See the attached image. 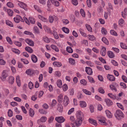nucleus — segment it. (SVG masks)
<instances>
[{
	"mask_svg": "<svg viewBox=\"0 0 127 127\" xmlns=\"http://www.w3.org/2000/svg\"><path fill=\"white\" fill-rule=\"evenodd\" d=\"M114 115L115 117L118 120H120L124 116L123 113L120 110H117L115 112Z\"/></svg>",
	"mask_w": 127,
	"mask_h": 127,
	"instance_id": "nucleus-1",
	"label": "nucleus"
},
{
	"mask_svg": "<svg viewBox=\"0 0 127 127\" xmlns=\"http://www.w3.org/2000/svg\"><path fill=\"white\" fill-rule=\"evenodd\" d=\"M16 3L20 7L23 8L26 11L28 10L27 5L25 3L19 0H17Z\"/></svg>",
	"mask_w": 127,
	"mask_h": 127,
	"instance_id": "nucleus-2",
	"label": "nucleus"
},
{
	"mask_svg": "<svg viewBox=\"0 0 127 127\" xmlns=\"http://www.w3.org/2000/svg\"><path fill=\"white\" fill-rule=\"evenodd\" d=\"M9 70H3L2 73L1 79L2 81H5L6 77L8 76V72Z\"/></svg>",
	"mask_w": 127,
	"mask_h": 127,
	"instance_id": "nucleus-3",
	"label": "nucleus"
},
{
	"mask_svg": "<svg viewBox=\"0 0 127 127\" xmlns=\"http://www.w3.org/2000/svg\"><path fill=\"white\" fill-rule=\"evenodd\" d=\"M52 29L53 30V32H52V33H51L53 34V35L54 36L55 38L56 39H58L59 36L57 32V29L54 27H52Z\"/></svg>",
	"mask_w": 127,
	"mask_h": 127,
	"instance_id": "nucleus-4",
	"label": "nucleus"
},
{
	"mask_svg": "<svg viewBox=\"0 0 127 127\" xmlns=\"http://www.w3.org/2000/svg\"><path fill=\"white\" fill-rule=\"evenodd\" d=\"M55 120L59 123H62L65 120V119L62 116L56 117L55 118Z\"/></svg>",
	"mask_w": 127,
	"mask_h": 127,
	"instance_id": "nucleus-5",
	"label": "nucleus"
},
{
	"mask_svg": "<svg viewBox=\"0 0 127 127\" xmlns=\"http://www.w3.org/2000/svg\"><path fill=\"white\" fill-rule=\"evenodd\" d=\"M82 121L83 119H77L74 123L75 126L77 127L80 126L82 123Z\"/></svg>",
	"mask_w": 127,
	"mask_h": 127,
	"instance_id": "nucleus-6",
	"label": "nucleus"
},
{
	"mask_svg": "<svg viewBox=\"0 0 127 127\" xmlns=\"http://www.w3.org/2000/svg\"><path fill=\"white\" fill-rule=\"evenodd\" d=\"M76 116L77 119H83V114L81 111H78L77 112Z\"/></svg>",
	"mask_w": 127,
	"mask_h": 127,
	"instance_id": "nucleus-7",
	"label": "nucleus"
},
{
	"mask_svg": "<svg viewBox=\"0 0 127 127\" xmlns=\"http://www.w3.org/2000/svg\"><path fill=\"white\" fill-rule=\"evenodd\" d=\"M15 79L14 77L11 75L9 76L8 78L7 82L9 83L12 84L14 82Z\"/></svg>",
	"mask_w": 127,
	"mask_h": 127,
	"instance_id": "nucleus-8",
	"label": "nucleus"
},
{
	"mask_svg": "<svg viewBox=\"0 0 127 127\" xmlns=\"http://www.w3.org/2000/svg\"><path fill=\"white\" fill-rule=\"evenodd\" d=\"M4 11L6 12H7L8 15L10 16H12L13 15V11L10 9H8L4 7Z\"/></svg>",
	"mask_w": 127,
	"mask_h": 127,
	"instance_id": "nucleus-9",
	"label": "nucleus"
},
{
	"mask_svg": "<svg viewBox=\"0 0 127 127\" xmlns=\"http://www.w3.org/2000/svg\"><path fill=\"white\" fill-rule=\"evenodd\" d=\"M69 102V98L66 95H65L63 101V104L65 106H66Z\"/></svg>",
	"mask_w": 127,
	"mask_h": 127,
	"instance_id": "nucleus-10",
	"label": "nucleus"
},
{
	"mask_svg": "<svg viewBox=\"0 0 127 127\" xmlns=\"http://www.w3.org/2000/svg\"><path fill=\"white\" fill-rule=\"evenodd\" d=\"M25 41L26 43L29 45L31 46H33L34 45V42L31 40L29 39H26Z\"/></svg>",
	"mask_w": 127,
	"mask_h": 127,
	"instance_id": "nucleus-11",
	"label": "nucleus"
},
{
	"mask_svg": "<svg viewBox=\"0 0 127 127\" xmlns=\"http://www.w3.org/2000/svg\"><path fill=\"white\" fill-rule=\"evenodd\" d=\"M106 48L104 47H102L101 49L100 53L101 55L104 56L106 54Z\"/></svg>",
	"mask_w": 127,
	"mask_h": 127,
	"instance_id": "nucleus-12",
	"label": "nucleus"
},
{
	"mask_svg": "<svg viewBox=\"0 0 127 127\" xmlns=\"http://www.w3.org/2000/svg\"><path fill=\"white\" fill-rule=\"evenodd\" d=\"M57 17L54 16H50L49 17V20L50 22L52 23L53 22L54 20H57Z\"/></svg>",
	"mask_w": 127,
	"mask_h": 127,
	"instance_id": "nucleus-13",
	"label": "nucleus"
},
{
	"mask_svg": "<svg viewBox=\"0 0 127 127\" xmlns=\"http://www.w3.org/2000/svg\"><path fill=\"white\" fill-rule=\"evenodd\" d=\"M79 105L81 108H84L86 107L87 104L84 101H80L79 102Z\"/></svg>",
	"mask_w": 127,
	"mask_h": 127,
	"instance_id": "nucleus-14",
	"label": "nucleus"
},
{
	"mask_svg": "<svg viewBox=\"0 0 127 127\" xmlns=\"http://www.w3.org/2000/svg\"><path fill=\"white\" fill-rule=\"evenodd\" d=\"M86 71L87 74L89 75H92L93 73V71L92 69L89 67H86Z\"/></svg>",
	"mask_w": 127,
	"mask_h": 127,
	"instance_id": "nucleus-15",
	"label": "nucleus"
},
{
	"mask_svg": "<svg viewBox=\"0 0 127 127\" xmlns=\"http://www.w3.org/2000/svg\"><path fill=\"white\" fill-rule=\"evenodd\" d=\"M26 73L28 75H31L33 74L34 73V71L32 69H29L26 70Z\"/></svg>",
	"mask_w": 127,
	"mask_h": 127,
	"instance_id": "nucleus-16",
	"label": "nucleus"
},
{
	"mask_svg": "<svg viewBox=\"0 0 127 127\" xmlns=\"http://www.w3.org/2000/svg\"><path fill=\"white\" fill-rule=\"evenodd\" d=\"M107 79L110 81H114L115 80V77L113 75L108 74L107 76Z\"/></svg>",
	"mask_w": 127,
	"mask_h": 127,
	"instance_id": "nucleus-17",
	"label": "nucleus"
},
{
	"mask_svg": "<svg viewBox=\"0 0 127 127\" xmlns=\"http://www.w3.org/2000/svg\"><path fill=\"white\" fill-rule=\"evenodd\" d=\"M60 1H62L64 0H58ZM51 3L55 5L58 6L59 5L60 3L58 1L55 0H51Z\"/></svg>",
	"mask_w": 127,
	"mask_h": 127,
	"instance_id": "nucleus-18",
	"label": "nucleus"
},
{
	"mask_svg": "<svg viewBox=\"0 0 127 127\" xmlns=\"http://www.w3.org/2000/svg\"><path fill=\"white\" fill-rule=\"evenodd\" d=\"M38 18L42 21L44 22H48L47 19L43 16L39 15H38Z\"/></svg>",
	"mask_w": 127,
	"mask_h": 127,
	"instance_id": "nucleus-19",
	"label": "nucleus"
},
{
	"mask_svg": "<svg viewBox=\"0 0 127 127\" xmlns=\"http://www.w3.org/2000/svg\"><path fill=\"white\" fill-rule=\"evenodd\" d=\"M16 82L17 85L20 87L21 86V82L20 77L19 75H17L16 77Z\"/></svg>",
	"mask_w": 127,
	"mask_h": 127,
	"instance_id": "nucleus-20",
	"label": "nucleus"
},
{
	"mask_svg": "<svg viewBox=\"0 0 127 127\" xmlns=\"http://www.w3.org/2000/svg\"><path fill=\"white\" fill-rule=\"evenodd\" d=\"M79 31L80 33L82 36L84 37H87V35L84 32V30L83 29L80 28L79 29Z\"/></svg>",
	"mask_w": 127,
	"mask_h": 127,
	"instance_id": "nucleus-21",
	"label": "nucleus"
},
{
	"mask_svg": "<svg viewBox=\"0 0 127 127\" xmlns=\"http://www.w3.org/2000/svg\"><path fill=\"white\" fill-rule=\"evenodd\" d=\"M21 17L19 15H17L16 17L14 18V20L16 23H18L19 22Z\"/></svg>",
	"mask_w": 127,
	"mask_h": 127,
	"instance_id": "nucleus-22",
	"label": "nucleus"
},
{
	"mask_svg": "<svg viewBox=\"0 0 127 127\" xmlns=\"http://www.w3.org/2000/svg\"><path fill=\"white\" fill-rule=\"evenodd\" d=\"M105 101L107 105L108 106L112 105L113 104L112 101L109 99H105Z\"/></svg>",
	"mask_w": 127,
	"mask_h": 127,
	"instance_id": "nucleus-23",
	"label": "nucleus"
},
{
	"mask_svg": "<svg viewBox=\"0 0 127 127\" xmlns=\"http://www.w3.org/2000/svg\"><path fill=\"white\" fill-rule=\"evenodd\" d=\"M89 120V122L92 124L93 125L95 126H97V123L95 120L92 119L90 118Z\"/></svg>",
	"mask_w": 127,
	"mask_h": 127,
	"instance_id": "nucleus-24",
	"label": "nucleus"
},
{
	"mask_svg": "<svg viewBox=\"0 0 127 127\" xmlns=\"http://www.w3.org/2000/svg\"><path fill=\"white\" fill-rule=\"evenodd\" d=\"M47 120V118L46 117L43 116L40 119L37 121V122L39 123L40 121L42 122H44L46 121Z\"/></svg>",
	"mask_w": 127,
	"mask_h": 127,
	"instance_id": "nucleus-25",
	"label": "nucleus"
},
{
	"mask_svg": "<svg viewBox=\"0 0 127 127\" xmlns=\"http://www.w3.org/2000/svg\"><path fill=\"white\" fill-rule=\"evenodd\" d=\"M105 113L107 117L108 118H111L112 117V115L111 112L108 110L105 111Z\"/></svg>",
	"mask_w": 127,
	"mask_h": 127,
	"instance_id": "nucleus-26",
	"label": "nucleus"
},
{
	"mask_svg": "<svg viewBox=\"0 0 127 127\" xmlns=\"http://www.w3.org/2000/svg\"><path fill=\"white\" fill-rule=\"evenodd\" d=\"M53 65L55 67H59L62 66L61 63L59 62H55L53 63Z\"/></svg>",
	"mask_w": 127,
	"mask_h": 127,
	"instance_id": "nucleus-27",
	"label": "nucleus"
},
{
	"mask_svg": "<svg viewBox=\"0 0 127 127\" xmlns=\"http://www.w3.org/2000/svg\"><path fill=\"white\" fill-rule=\"evenodd\" d=\"M34 110L32 108H30L29 110V115L31 117H33L34 114Z\"/></svg>",
	"mask_w": 127,
	"mask_h": 127,
	"instance_id": "nucleus-28",
	"label": "nucleus"
},
{
	"mask_svg": "<svg viewBox=\"0 0 127 127\" xmlns=\"http://www.w3.org/2000/svg\"><path fill=\"white\" fill-rule=\"evenodd\" d=\"M122 17L125 18L126 16L127 15V8H125L124 10V12H122Z\"/></svg>",
	"mask_w": 127,
	"mask_h": 127,
	"instance_id": "nucleus-29",
	"label": "nucleus"
},
{
	"mask_svg": "<svg viewBox=\"0 0 127 127\" xmlns=\"http://www.w3.org/2000/svg\"><path fill=\"white\" fill-rule=\"evenodd\" d=\"M125 21L122 18L120 19L118 21V24L120 26L123 27L124 25Z\"/></svg>",
	"mask_w": 127,
	"mask_h": 127,
	"instance_id": "nucleus-30",
	"label": "nucleus"
},
{
	"mask_svg": "<svg viewBox=\"0 0 127 127\" xmlns=\"http://www.w3.org/2000/svg\"><path fill=\"white\" fill-rule=\"evenodd\" d=\"M107 54L108 56L111 58H113L115 57V55L113 53L110 51H109L107 52Z\"/></svg>",
	"mask_w": 127,
	"mask_h": 127,
	"instance_id": "nucleus-31",
	"label": "nucleus"
},
{
	"mask_svg": "<svg viewBox=\"0 0 127 127\" xmlns=\"http://www.w3.org/2000/svg\"><path fill=\"white\" fill-rule=\"evenodd\" d=\"M44 29L46 32L48 33H52V31L48 27L45 26L44 27Z\"/></svg>",
	"mask_w": 127,
	"mask_h": 127,
	"instance_id": "nucleus-32",
	"label": "nucleus"
},
{
	"mask_svg": "<svg viewBox=\"0 0 127 127\" xmlns=\"http://www.w3.org/2000/svg\"><path fill=\"white\" fill-rule=\"evenodd\" d=\"M57 84L59 88H61L62 87V81L61 80L58 79L57 80Z\"/></svg>",
	"mask_w": 127,
	"mask_h": 127,
	"instance_id": "nucleus-33",
	"label": "nucleus"
},
{
	"mask_svg": "<svg viewBox=\"0 0 127 127\" xmlns=\"http://www.w3.org/2000/svg\"><path fill=\"white\" fill-rule=\"evenodd\" d=\"M5 22L6 24L10 27H13V23L11 21L8 20H5Z\"/></svg>",
	"mask_w": 127,
	"mask_h": 127,
	"instance_id": "nucleus-34",
	"label": "nucleus"
},
{
	"mask_svg": "<svg viewBox=\"0 0 127 127\" xmlns=\"http://www.w3.org/2000/svg\"><path fill=\"white\" fill-rule=\"evenodd\" d=\"M69 62L72 65H74L75 64V60L71 58H70L68 59Z\"/></svg>",
	"mask_w": 127,
	"mask_h": 127,
	"instance_id": "nucleus-35",
	"label": "nucleus"
},
{
	"mask_svg": "<svg viewBox=\"0 0 127 127\" xmlns=\"http://www.w3.org/2000/svg\"><path fill=\"white\" fill-rule=\"evenodd\" d=\"M31 59L32 61L34 63H36L37 60V57L34 55H32Z\"/></svg>",
	"mask_w": 127,
	"mask_h": 127,
	"instance_id": "nucleus-36",
	"label": "nucleus"
},
{
	"mask_svg": "<svg viewBox=\"0 0 127 127\" xmlns=\"http://www.w3.org/2000/svg\"><path fill=\"white\" fill-rule=\"evenodd\" d=\"M63 99V96L62 94H60L58 96V101L60 103H62V102Z\"/></svg>",
	"mask_w": 127,
	"mask_h": 127,
	"instance_id": "nucleus-37",
	"label": "nucleus"
},
{
	"mask_svg": "<svg viewBox=\"0 0 127 127\" xmlns=\"http://www.w3.org/2000/svg\"><path fill=\"white\" fill-rule=\"evenodd\" d=\"M25 49L27 51L30 53H32L33 51L32 48L29 47H26L25 48Z\"/></svg>",
	"mask_w": 127,
	"mask_h": 127,
	"instance_id": "nucleus-38",
	"label": "nucleus"
},
{
	"mask_svg": "<svg viewBox=\"0 0 127 127\" xmlns=\"http://www.w3.org/2000/svg\"><path fill=\"white\" fill-rule=\"evenodd\" d=\"M51 47L55 51L57 52H58L59 51L58 48L56 46L54 45H51Z\"/></svg>",
	"mask_w": 127,
	"mask_h": 127,
	"instance_id": "nucleus-39",
	"label": "nucleus"
},
{
	"mask_svg": "<svg viewBox=\"0 0 127 127\" xmlns=\"http://www.w3.org/2000/svg\"><path fill=\"white\" fill-rule=\"evenodd\" d=\"M101 32L102 34L103 35H106L107 34V31L106 29L103 27H102L101 29Z\"/></svg>",
	"mask_w": 127,
	"mask_h": 127,
	"instance_id": "nucleus-40",
	"label": "nucleus"
},
{
	"mask_svg": "<svg viewBox=\"0 0 127 127\" xmlns=\"http://www.w3.org/2000/svg\"><path fill=\"white\" fill-rule=\"evenodd\" d=\"M12 50L13 52L18 54H19L20 53V51L19 50L15 48L12 49Z\"/></svg>",
	"mask_w": 127,
	"mask_h": 127,
	"instance_id": "nucleus-41",
	"label": "nucleus"
},
{
	"mask_svg": "<svg viewBox=\"0 0 127 127\" xmlns=\"http://www.w3.org/2000/svg\"><path fill=\"white\" fill-rule=\"evenodd\" d=\"M83 91L84 93L86 95H90L91 94V92H90L88 91L86 89H83Z\"/></svg>",
	"mask_w": 127,
	"mask_h": 127,
	"instance_id": "nucleus-42",
	"label": "nucleus"
},
{
	"mask_svg": "<svg viewBox=\"0 0 127 127\" xmlns=\"http://www.w3.org/2000/svg\"><path fill=\"white\" fill-rule=\"evenodd\" d=\"M29 20L30 22L32 24H34L35 22V19L32 17H29Z\"/></svg>",
	"mask_w": 127,
	"mask_h": 127,
	"instance_id": "nucleus-43",
	"label": "nucleus"
},
{
	"mask_svg": "<svg viewBox=\"0 0 127 127\" xmlns=\"http://www.w3.org/2000/svg\"><path fill=\"white\" fill-rule=\"evenodd\" d=\"M110 33L111 35L115 36H117L118 35L117 33L113 30H110Z\"/></svg>",
	"mask_w": 127,
	"mask_h": 127,
	"instance_id": "nucleus-44",
	"label": "nucleus"
},
{
	"mask_svg": "<svg viewBox=\"0 0 127 127\" xmlns=\"http://www.w3.org/2000/svg\"><path fill=\"white\" fill-rule=\"evenodd\" d=\"M98 121L101 124L104 125L106 126L107 125V123L105 122V120H98Z\"/></svg>",
	"mask_w": 127,
	"mask_h": 127,
	"instance_id": "nucleus-45",
	"label": "nucleus"
},
{
	"mask_svg": "<svg viewBox=\"0 0 127 127\" xmlns=\"http://www.w3.org/2000/svg\"><path fill=\"white\" fill-rule=\"evenodd\" d=\"M63 31L64 32L66 33H68L69 32V29L64 27H63L62 29Z\"/></svg>",
	"mask_w": 127,
	"mask_h": 127,
	"instance_id": "nucleus-46",
	"label": "nucleus"
},
{
	"mask_svg": "<svg viewBox=\"0 0 127 127\" xmlns=\"http://www.w3.org/2000/svg\"><path fill=\"white\" fill-rule=\"evenodd\" d=\"M67 51L69 53H72L73 50L70 47H67L66 48Z\"/></svg>",
	"mask_w": 127,
	"mask_h": 127,
	"instance_id": "nucleus-47",
	"label": "nucleus"
},
{
	"mask_svg": "<svg viewBox=\"0 0 127 127\" xmlns=\"http://www.w3.org/2000/svg\"><path fill=\"white\" fill-rule=\"evenodd\" d=\"M43 40L44 42L46 43H49L50 42L49 39L46 36H44L43 37Z\"/></svg>",
	"mask_w": 127,
	"mask_h": 127,
	"instance_id": "nucleus-48",
	"label": "nucleus"
},
{
	"mask_svg": "<svg viewBox=\"0 0 127 127\" xmlns=\"http://www.w3.org/2000/svg\"><path fill=\"white\" fill-rule=\"evenodd\" d=\"M120 46L122 48L124 49H127V46L123 43L121 42L120 43Z\"/></svg>",
	"mask_w": 127,
	"mask_h": 127,
	"instance_id": "nucleus-49",
	"label": "nucleus"
},
{
	"mask_svg": "<svg viewBox=\"0 0 127 127\" xmlns=\"http://www.w3.org/2000/svg\"><path fill=\"white\" fill-rule=\"evenodd\" d=\"M6 39L7 41L10 44H12V42L10 37L8 36L6 37Z\"/></svg>",
	"mask_w": 127,
	"mask_h": 127,
	"instance_id": "nucleus-50",
	"label": "nucleus"
},
{
	"mask_svg": "<svg viewBox=\"0 0 127 127\" xmlns=\"http://www.w3.org/2000/svg\"><path fill=\"white\" fill-rule=\"evenodd\" d=\"M88 36L89 39L91 41H93L95 39V37L93 35H88Z\"/></svg>",
	"mask_w": 127,
	"mask_h": 127,
	"instance_id": "nucleus-51",
	"label": "nucleus"
},
{
	"mask_svg": "<svg viewBox=\"0 0 127 127\" xmlns=\"http://www.w3.org/2000/svg\"><path fill=\"white\" fill-rule=\"evenodd\" d=\"M116 104L122 110H124L123 106L121 104L118 103H117Z\"/></svg>",
	"mask_w": 127,
	"mask_h": 127,
	"instance_id": "nucleus-52",
	"label": "nucleus"
},
{
	"mask_svg": "<svg viewBox=\"0 0 127 127\" xmlns=\"http://www.w3.org/2000/svg\"><path fill=\"white\" fill-rule=\"evenodd\" d=\"M102 40L103 42L106 44L108 45V44L109 42L108 41L105 37H103L102 39Z\"/></svg>",
	"mask_w": 127,
	"mask_h": 127,
	"instance_id": "nucleus-53",
	"label": "nucleus"
},
{
	"mask_svg": "<svg viewBox=\"0 0 127 127\" xmlns=\"http://www.w3.org/2000/svg\"><path fill=\"white\" fill-rule=\"evenodd\" d=\"M38 111L41 114H46L47 113L46 111L42 109H39L38 110Z\"/></svg>",
	"mask_w": 127,
	"mask_h": 127,
	"instance_id": "nucleus-54",
	"label": "nucleus"
},
{
	"mask_svg": "<svg viewBox=\"0 0 127 127\" xmlns=\"http://www.w3.org/2000/svg\"><path fill=\"white\" fill-rule=\"evenodd\" d=\"M34 7L36 10L39 12L41 13L42 12V11L40 10V9L36 5H34Z\"/></svg>",
	"mask_w": 127,
	"mask_h": 127,
	"instance_id": "nucleus-55",
	"label": "nucleus"
},
{
	"mask_svg": "<svg viewBox=\"0 0 127 127\" xmlns=\"http://www.w3.org/2000/svg\"><path fill=\"white\" fill-rule=\"evenodd\" d=\"M86 27L88 30L90 32H92V28L88 24H86Z\"/></svg>",
	"mask_w": 127,
	"mask_h": 127,
	"instance_id": "nucleus-56",
	"label": "nucleus"
},
{
	"mask_svg": "<svg viewBox=\"0 0 127 127\" xmlns=\"http://www.w3.org/2000/svg\"><path fill=\"white\" fill-rule=\"evenodd\" d=\"M7 5L8 7L10 8L13 7H14V5L13 3L10 2H8Z\"/></svg>",
	"mask_w": 127,
	"mask_h": 127,
	"instance_id": "nucleus-57",
	"label": "nucleus"
},
{
	"mask_svg": "<svg viewBox=\"0 0 127 127\" xmlns=\"http://www.w3.org/2000/svg\"><path fill=\"white\" fill-rule=\"evenodd\" d=\"M80 83L83 85L85 86L86 85L87 82L84 79H82L80 81Z\"/></svg>",
	"mask_w": 127,
	"mask_h": 127,
	"instance_id": "nucleus-58",
	"label": "nucleus"
},
{
	"mask_svg": "<svg viewBox=\"0 0 127 127\" xmlns=\"http://www.w3.org/2000/svg\"><path fill=\"white\" fill-rule=\"evenodd\" d=\"M108 95L109 97L113 99H115L116 98L115 95H113L112 94L109 93L108 94Z\"/></svg>",
	"mask_w": 127,
	"mask_h": 127,
	"instance_id": "nucleus-59",
	"label": "nucleus"
},
{
	"mask_svg": "<svg viewBox=\"0 0 127 127\" xmlns=\"http://www.w3.org/2000/svg\"><path fill=\"white\" fill-rule=\"evenodd\" d=\"M88 78L89 82L92 83H94L95 81L93 78L90 76H88Z\"/></svg>",
	"mask_w": 127,
	"mask_h": 127,
	"instance_id": "nucleus-60",
	"label": "nucleus"
},
{
	"mask_svg": "<svg viewBox=\"0 0 127 127\" xmlns=\"http://www.w3.org/2000/svg\"><path fill=\"white\" fill-rule=\"evenodd\" d=\"M37 98V95L35 94L32 96L31 97V99L33 101H35Z\"/></svg>",
	"mask_w": 127,
	"mask_h": 127,
	"instance_id": "nucleus-61",
	"label": "nucleus"
},
{
	"mask_svg": "<svg viewBox=\"0 0 127 127\" xmlns=\"http://www.w3.org/2000/svg\"><path fill=\"white\" fill-rule=\"evenodd\" d=\"M8 115L9 117H11L13 115V112L11 109H9L8 112Z\"/></svg>",
	"mask_w": 127,
	"mask_h": 127,
	"instance_id": "nucleus-62",
	"label": "nucleus"
},
{
	"mask_svg": "<svg viewBox=\"0 0 127 127\" xmlns=\"http://www.w3.org/2000/svg\"><path fill=\"white\" fill-rule=\"evenodd\" d=\"M5 64L6 62L4 60L2 59H0V65H4Z\"/></svg>",
	"mask_w": 127,
	"mask_h": 127,
	"instance_id": "nucleus-63",
	"label": "nucleus"
},
{
	"mask_svg": "<svg viewBox=\"0 0 127 127\" xmlns=\"http://www.w3.org/2000/svg\"><path fill=\"white\" fill-rule=\"evenodd\" d=\"M29 88L31 89H32L34 87L32 83L31 82H29Z\"/></svg>",
	"mask_w": 127,
	"mask_h": 127,
	"instance_id": "nucleus-64",
	"label": "nucleus"
}]
</instances>
